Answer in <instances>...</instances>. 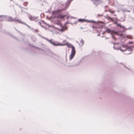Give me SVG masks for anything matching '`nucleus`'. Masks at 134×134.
Returning a JSON list of instances; mask_svg holds the SVG:
<instances>
[{
    "mask_svg": "<svg viewBox=\"0 0 134 134\" xmlns=\"http://www.w3.org/2000/svg\"><path fill=\"white\" fill-rule=\"evenodd\" d=\"M66 9V8H62L58 9L57 10L53 11L52 12V14L53 16L55 18L61 19H64V18L66 16V15L60 14V12Z\"/></svg>",
    "mask_w": 134,
    "mask_h": 134,
    "instance_id": "obj_1",
    "label": "nucleus"
},
{
    "mask_svg": "<svg viewBox=\"0 0 134 134\" xmlns=\"http://www.w3.org/2000/svg\"><path fill=\"white\" fill-rule=\"evenodd\" d=\"M105 29L106 32L108 33H110L111 34L113 33L114 34H116L117 36H119L124 38L126 37L130 39H132V37L131 35H124L122 34H119L117 32L112 30L109 28H106Z\"/></svg>",
    "mask_w": 134,
    "mask_h": 134,
    "instance_id": "obj_2",
    "label": "nucleus"
},
{
    "mask_svg": "<svg viewBox=\"0 0 134 134\" xmlns=\"http://www.w3.org/2000/svg\"><path fill=\"white\" fill-rule=\"evenodd\" d=\"M104 18H105L109 20H110L111 21L113 22L114 24H117V26H119L120 28H123L124 29H125L126 30H130L131 29V28H128L127 29L125 28L124 26L120 24L117 23V19L116 18H115V20H114L113 18L110 17L109 16H104Z\"/></svg>",
    "mask_w": 134,
    "mask_h": 134,
    "instance_id": "obj_3",
    "label": "nucleus"
},
{
    "mask_svg": "<svg viewBox=\"0 0 134 134\" xmlns=\"http://www.w3.org/2000/svg\"><path fill=\"white\" fill-rule=\"evenodd\" d=\"M71 47L72 49L71 53L69 57V59L70 60L74 58L76 53V51L74 47L71 45Z\"/></svg>",
    "mask_w": 134,
    "mask_h": 134,
    "instance_id": "obj_4",
    "label": "nucleus"
},
{
    "mask_svg": "<svg viewBox=\"0 0 134 134\" xmlns=\"http://www.w3.org/2000/svg\"><path fill=\"white\" fill-rule=\"evenodd\" d=\"M129 46L125 44H123L121 47H119V49L122 52L126 51Z\"/></svg>",
    "mask_w": 134,
    "mask_h": 134,
    "instance_id": "obj_5",
    "label": "nucleus"
},
{
    "mask_svg": "<svg viewBox=\"0 0 134 134\" xmlns=\"http://www.w3.org/2000/svg\"><path fill=\"white\" fill-rule=\"evenodd\" d=\"M49 42L51 44H53L55 46H64L67 45V44H60L59 43H58L57 42H53L52 40H49Z\"/></svg>",
    "mask_w": 134,
    "mask_h": 134,
    "instance_id": "obj_6",
    "label": "nucleus"
},
{
    "mask_svg": "<svg viewBox=\"0 0 134 134\" xmlns=\"http://www.w3.org/2000/svg\"><path fill=\"white\" fill-rule=\"evenodd\" d=\"M103 2V1L101 0H93V3L96 6H97L98 4H100Z\"/></svg>",
    "mask_w": 134,
    "mask_h": 134,
    "instance_id": "obj_7",
    "label": "nucleus"
},
{
    "mask_svg": "<svg viewBox=\"0 0 134 134\" xmlns=\"http://www.w3.org/2000/svg\"><path fill=\"white\" fill-rule=\"evenodd\" d=\"M133 50L132 49L131 46H129L127 49L126 51L127 53H124V54L125 55H129L131 54Z\"/></svg>",
    "mask_w": 134,
    "mask_h": 134,
    "instance_id": "obj_8",
    "label": "nucleus"
},
{
    "mask_svg": "<svg viewBox=\"0 0 134 134\" xmlns=\"http://www.w3.org/2000/svg\"><path fill=\"white\" fill-rule=\"evenodd\" d=\"M14 20V21H17L18 23H21V24H24V23L21 20H19L18 19H15V20Z\"/></svg>",
    "mask_w": 134,
    "mask_h": 134,
    "instance_id": "obj_9",
    "label": "nucleus"
},
{
    "mask_svg": "<svg viewBox=\"0 0 134 134\" xmlns=\"http://www.w3.org/2000/svg\"><path fill=\"white\" fill-rule=\"evenodd\" d=\"M78 21L79 22H84L86 21V20L84 19H79L78 20Z\"/></svg>",
    "mask_w": 134,
    "mask_h": 134,
    "instance_id": "obj_10",
    "label": "nucleus"
},
{
    "mask_svg": "<svg viewBox=\"0 0 134 134\" xmlns=\"http://www.w3.org/2000/svg\"><path fill=\"white\" fill-rule=\"evenodd\" d=\"M112 43H113L114 45V46H113V48L114 49H118V48H116L115 47V45L116 44H118V43H115V42H112Z\"/></svg>",
    "mask_w": 134,
    "mask_h": 134,
    "instance_id": "obj_11",
    "label": "nucleus"
},
{
    "mask_svg": "<svg viewBox=\"0 0 134 134\" xmlns=\"http://www.w3.org/2000/svg\"><path fill=\"white\" fill-rule=\"evenodd\" d=\"M84 41L83 40H82L80 41V45L81 46L82 45L84 44Z\"/></svg>",
    "mask_w": 134,
    "mask_h": 134,
    "instance_id": "obj_12",
    "label": "nucleus"
},
{
    "mask_svg": "<svg viewBox=\"0 0 134 134\" xmlns=\"http://www.w3.org/2000/svg\"><path fill=\"white\" fill-rule=\"evenodd\" d=\"M95 24L96 25L98 24V21H95L94 20H93V25Z\"/></svg>",
    "mask_w": 134,
    "mask_h": 134,
    "instance_id": "obj_13",
    "label": "nucleus"
},
{
    "mask_svg": "<svg viewBox=\"0 0 134 134\" xmlns=\"http://www.w3.org/2000/svg\"><path fill=\"white\" fill-rule=\"evenodd\" d=\"M113 34H114L113 33H112V34H111V35L112 36V37L114 39L116 40V39L115 38V36L113 35Z\"/></svg>",
    "mask_w": 134,
    "mask_h": 134,
    "instance_id": "obj_14",
    "label": "nucleus"
},
{
    "mask_svg": "<svg viewBox=\"0 0 134 134\" xmlns=\"http://www.w3.org/2000/svg\"><path fill=\"white\" fill-rule=\"evenodd\" d=\"M123 66H124L127 69H128V70H129V68H128L126 65H125L124 64H123Z\"/></svg>",
    "mask_w": 134,
    "mask_h": 134,
    "instance_id": "obj_15",
    "label": "nucleus"
},
{
    "mask_svg": "<svg viewBox=\"0 0 134 134\" xmlns=\"http://www.w3.org/2000/svg\"><path fill=\"white\" fill-rule=\"evenodd\" d=\"M92 27H93V29H94V28H96L97 27L98 28V26H94L93 25Z\"/></svg>",
    "mask_w": 134,
    "mask_h": 134,
    "instance_id": "obj_16",
    "label": "nucleus"
},
{
    "mask_svg": "<svg viewBox=\"0 0 134 134\" xmlns=\"http://www.w3.org/2000/svg\"><path fill=\"white\" fill-rule=\"evenodd\" d=\"M98 16L99 17L100 16H103V15L102 14L100 15V14H98Z\"/></svg>",
    "mask_w": 134,
    "mask_h": 134,
    "instance_id": "obj_17",
    "label": "nucleus"
},
{
    "mask_svg": "<svg viewBox=\"0 0 134 134\" xmlns=\"http://www.w3.org/2000/svg\"><path fill=\"white\" fill-rule=\"evenodd\" d=\"M106 32V30H105V31H104L102 33V34H103V35L104 34H105V32Z\"/></svg>",
    "mask_w": 134,
    "mask_h": 134,
    "instance_id": "obj_18",
    "label": "nucleus"
},
{
    "mask_svg": "<svg viewBox=\"0 0 134 134\" xmlns=\"http://www.w3.org/2000/svg\"><path fill=\"white\" fill-rule=\"evenodd\" d=\"M129 43H130V44H132L133 43V42H131V41L129 42Z\"/></svg>",
    "mask_w": 134,
    "mask_h": 134,
    "instance_id": "obj_19",
    "label": "nucleus"
},
{
    "mask_svg": "<svg viewBox=\"0 0 134 134\" xmlns=\"http://www.w3.org/2000/svg\"><path fill=\"white\" fill-rule=\"evenodd\" d=\"M125 31V30H123L122 31H121V32L122 33V32H124Z\"/></svg>",
    "mask_w": 134,
    "mask_h": 134,
    "instance_id": "obj_20",
    "label": "nucleus"
},
{
    "mask_svg": "<svg viewBox=\"0 0 134 134\" xmlns=\"http://www.w3.org/2000/svg\"><path fill=\"white\" fill-rule=\"evenodd\" d=\"M126 11L127 12H130V10H128Z\"/></svg>",
    "mask_w": 134,
    "mask_h": 134,
    "instance_id": "obj_21",
    "label": "nucleus"
},
{
    "mask_svg": "<svg viewBox=\"0 0 134 134\" xmlns=\"http://www.w3.org/2000/svg\"><path fill=\"white\" fill-rule=\"evenodd\" d=\"M100 35V34H98L97 35V36H99Z\"/></svg>",
    "mask_w": 134,
    "mask_h": 134,
    "instance_id": "obj_22",
    "label": "nucleus"
},
{
    "mask_svg": "<svg viewBox=\"0 0 134 134\" xmlns=\"http://www.w3.org/2000/svg\"><path fill=\"white\" fill-rule=\"evenodd\" d=\"M108 7V6L107 5L106 6H105V8H106V7Z\"/></svg>",
    "mask_w": 134,
    "mask_h": 134,
    "instance_id": "obj_23",
    "label": "nucleus"
},
{
    "mask_svg": "<svg viewBox=\"0 0 134 134\" xmlns=\"http://www.w3.org/2000/svg\"><path fill=\"white\" fill-rule=\"evenodd\" d=\"M104 12H107V11L106 10H104Z\"/></svg>",
    "mask_w": 134,
    "mask_h": 134,
    "instance_id": "obj_24",
    "label": "nucleus"
},
{
    "mask_svg": "<svg viewBox=\"0 0 134 134\" xmlns=\"http://www.w3.org/2000/svg\"><path fill=\"white\" fill-rule=\"evenodd\" d=\"M38 31V30H35V31L36 32H37Z\"/></svg>",
    "mask_w": 134,
    "mask_h": 134,
    "instance_id": "obj_25",
    "label": "nucleus"
},
{
    "mask_svg": "<svg viewBox=\"0 0 134 134\" xmlns=\"http://www.w3.org/2000/svg\"><path fill=\"white\" fill-rule=\"evenodd\" d=\"M68 47H70V46H69V45H68Z\"/></svg>",
    "mask_w": 134,
    "mask_h": 134,
    "instance_id": "obj_26",
    "label": "nucleus"
},
{
    "mask_svg": "<svg viewBox=\"0 0 134 134\" xmlns=\"http://www.w3.org/2000/svg\"><path fill=\"white\" fill-rule=\"evenodd\" d=\"M109 10L110 11V13H111L110 11V10Z\"/></svg>",
    "mask_w": 134,
    "mask_h": 134,
    "instance_id": "obj_27",
    "label": "nucleus"
},
{
    "mask_svg": "<svg viewBox=\"0 0 134 134\" xmlns=\"http://www.w3.org/2000/svg\"><path fill=\"white\" fill-rule=\"evenodd\" d=\"M104 37V36H101V37Z\"/></svg>",
    "mask_w": 134,
    "mask_h": 134,
    "instance_id": "obj_28",
    "label": "nucleus"
},
{
    "mask_svg": "<svg viewBox=\"0 0 134 134\" xmlns=\"http://www.w3.org/2000/svg\"><path fill=\"white\" fill-rule=\"evenodd\" d=\"M105 38H106V39H108V38H107V37H105Z\"/></svg>",
    "mask_w": 134,
    "mask_h": 134,
    "instance_id": "obj_29",
    "label": "nucleus"
},
{
    "mask_svg": "<svg viewBox=\"0 0 134 134\" xmlns=\"http://www.w3.org/2000/svg\"><path fill=\"white\" fill-rule=\"evenodd\" d=\"M125 20L124 19L123 20V21H125Z\"/></svg>",
    "mask_w": 134,
    "mask_h": 134,
    "instance_id": "obj_30",
    "label": "nucleus"
},
{
    "mask_svg": "<svg viewBox=\"0 0 134 134\" xmlns=\"http://www.w3.org/2000/svg\"><path fill=\"white\" fill-rule=\"evenodd\" d=\"M110 1V0H109V2Z\"/></svg>",
    "mask_w": 134,
    "mask_h": 134,
    "instance_id": "obj_31",
    "label": "nucleus"
}]
</instances>
